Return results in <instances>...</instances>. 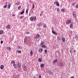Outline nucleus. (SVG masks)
<instances>
[{
    "label": "nucleus",
    "instance_id": "11",
    "mask_svg": "<svg viewBox=\"0 0 78 78\" xmlns=\"http://www.w3.org/2000/svg\"><path fill=\"white\" fill-rule=\"evenodd\" d=\"M56 4L57 6H59V3L58 1L56 2Z\"/></svg>",
    "mask_w": 78,
    "mask_h": 78
},
{
    "label": "nucleus",
    "instance_id": "42",
    "mask_svg": "<svg viewBox=\"0 0 78 78\" xmlns=\"http://www.w3.org/2000/svg\"><path fill=\"white\" fill-rule=\"evenodd\" d=\"M30 32H27V33H26V34H30Z\"/></svg>",
    "mask_w": 78,
    "mask_h": 78
},
{
    "label": "nucleus",
    "instance_id": "21",
    "mask_svg": "<svg viewBox=\"0 0 78 78\" xmlns=\"http://www.w3.org/2000/svg\"><path fill=\"white\" fill-rule=\"evenodd\" d=\"M34 19V17H31L30 18V20L31 21H33V20Z\"/></svg>",
    "mask_w": 78,
    "mask_h": 78
},
{
    "label": "nucleus",
    "instance_id": "9",
    "mask_svg": "<svg viewBox=\"0 0 78 78\" xmlns=\"http://www.w3.org/2000/svg\"><path fill=\"white\" fill-rule=\"evenodd\" d=\"M57 39L58 41H61V38L60 37V36H58Z\"/></svg>",
    "mask_w": 78,
    "mask_h": 78
},
{
    "label": "nucleus",
    "instance_id": "16",
    "mask_svg": "<svg viewBox=\"0 0 78 78\" xmlns=\"http://www.w3.org/2000/svg\"><path fill=\"white\" fill-rule=\"evenodd\" d=\"M52 33L54 34H55V35H56L57 34V33L56 32L54 31H52Z\"/></svg>",
    "mask_w": 78,
    "mask_h": 78
},
{
    "label": "nucleus",
    "instance_id": "1",
    "mask_svg": "<svg viewBox=\"0 0 78 78\" xmlns=\"http://www.w3.org/2000/svg\"><path fill=\"white\" fill-rule=\"evenodd\" d=\"M23 69L24 71H26L27 70V67L26 66L25 64H23Z\"/></svg>",
    "mask_w": 78,
    "mask_h": 78
},
{
    "label": "nucleus",
    "instance_id": "30",
    "mask_svg": "<svg viewBox=\"0 0 78 78\" xmlns=\"http://www.w3.org/2000/svg\"><path fill=\"white\" fill-rule=\"evenodd\" d=\"M7 4H6L5 5L3 6V8H6L7 7Z\"/></svg>",
    "mask_w": 78,
    "mask_h": 78
},
{
    "label": "nucleus",
    "instance_id": "19",
    "mask_svg": "<svg viewBox=\"0 0 78 78\" xmlns=\"http://www.w3.org/2000/svg\"><path fill=\"white\" fill-rule=\"evenodd\" d=\"M3 34V30L0 31V34Z\"/></svg>",
    "mask_w": 78,
    "mask_h": 78
},
{
    "label": "nucleus",
    "instance_id": "4",
    "mask_svg": "<svg viewBox=\"0 0 78 78\" xmlns=\"http://www.w3.org/2000/svg\"><path fill=\"white\" fill-rule=\"evenodd\" d=\"M40 37V35L39 34H37L36 36V37H35L36 39H37Z\"/></svg>",
    "mask_w": 78,
    "mask_h": 78
},
{
    "label": "nucleus",
    "instance_id": "28",
    "mask_svg": "<svg viewBox=\"0 0 78 78\" xmlns=\"http://www.w3.org/2000/svg\"><path fill=\"white\" fill-rule=\"evenodd\" d=\"M10 7H11V4H9L8 5V8H10Z\"/></svg>",
    "mask_w": 78,
    "mask_h": 78
},
{
    "label": "nucleus",
    "instance_id": "59",
    "mask_svg": "<svg viewBox=\"0 0 78 78\" xmlns=\"http://www.w3.org/2000/svg\"><path fill=\"white\" fill-rule=\"evenodd\" d=\"M33 78H36L35 77H34Z\"/></svg>",
    "mask_w": 78,
    "mask_h": 78
},
{
    "label": "nucleus",
    "instance_id": "46",
    "mask_svg": "<svg viewBox=\"0 0 78 78\" xmlns=\"http://www.w3.org/2000/svg\"><path fill=\"white\" fill-rule=\"evenodd\" d=\"M76 8H78V5H77L76 6Z\"/></svg>",
    "mask_w": 78,
    "mask_h": 78
},
{
    "label": "nucleus",
    "instance_id": "26",
    "mask_svg": "<svg viewBox=\"0 0 78 78\" xmlns=\"http://www.w3.org/2000/svg\"><path fill=\"white\" fill-rule=\"evenodd\" d=\"M43 27L44 28H46V27H47V25L45 24H44Z\"/></svg>",
    "mask_w": 78,
    "mask_h": 78
},
{
    "label": "nucleus",
    "instance_id": "36",
    "mask_svg": "<svg viewBox=\"0 0 78 78\" xmlns=\"http://www.w3.org/2000/svg\"><path fill=\"white\" fill-rule=\"evenodd\" d=\"M24 42L25 43L27 42V38H26L24 39Z\"/></svg>",
    "mask_w": 78,
    "mask_h": 78
},
{
    "label": "nucleus",
    "instance_id": "38",
    "mask_svg": "<svg viewBox=\"0 0 78 78\" xmlns=\"http://www.w3.org/2000/svg\"><path fill=\"white\" fill-rule=\"evenodd\" d=\"M34 21H35V20H36V17L35 16L34 18Z\"/></svg>",
    "mask_w": 78,
    "mask_h": 78
},
{
    "label": "nucleus",
    "instance_id": "20",
    "mask_svg": "<svg viewBox=\"0 0 78 78\" xmlns=\"http://www.w3.org/2000/svg\"><path fill=\"white\" fill-rule=\"evenodd\" d=\"M33 51H31L30 52V55L31 56H33Z\"/></svg>",
    "mask_w": 78,
    "mask_h": 78
},
{
    "label": "nucleus",
    "instance_id": "57",
    "mask_svg": "<svg viewBox=\"0 0 78 78\" xmlns=\"http://www.w3.org/2000/svg\"><path fill=\"white\" fill-rule=\"evenodd\" d=\"M54 3H55V4H56V2H55Z\"/></svg>",
    "mask_w": 78,
    "mask_h": 78
},
{
    "label": "nucleus",
    "instance_id": "37",
    "mask_svg": "<svg viewBox=\"0 0 78 78\" xmlns=\"http://www.w3.org/2000/svg\"><path fill=\"white\" fill-rule=\"evenodd\" d=\"M37 26H41V23H38L37 24Z\"/></svg>",
    "mask_w": 78,
    "mask_h": 78
},
{
    "label": "nucleus",
    "instance_id": "2",
    "mask_svg": "<svg viewBox=\"0 0 78 78\" xmlns=\"http://www.w3.org/2000/svg\"><path fill=\"white\" fill-rule=\"evenodd\" d=\"M16 66L19 69H20L21 67V64L19 62H18V63L16 64Z\"/></svg>",
    "mask_w": 78,
    "mask_h": 78
},
{
    "label": "nucleus",
    "instance_id": "39",
    "mask_svg": "<svg viewBox=\"0 0 78 78\" xmlns=\"http://www.w3.org/2000/svg\"><path fill=\"white\" fill-rule=\"evenodd\" d=\"M28 9H27L26 10V13H27V14H28Z\"/></svg>",
    "mask_w": 78,
    "mask_h": 78
},
{
    "label": "nucleus",
    "instance_id": "27",
    "mask_svg": "<svg viewBox=\"0 0 78 78\" xmlns=\"http://www.w3.org/2000/svg\"><path fill=\"white\" fill-rule=\"evenodd\" d=\"M38 61H39V62H41L42 59H41V58H39L38 59Z\"/></svg>",
    "mask_w": 78,
    "mask_h": 78
},
{
    "label": "nucleus",
    "instance_id": "24",
    "mask_svg": "<svg viewBox=\"0 0 78 78\" xmlns=\"http://www.w3.org/2000/svg\"><path fill=\"white\" fill-rule=\"evenodd\" d=\"M16 5H17V6H18V5H20V3H19V2H17L16 3Z\"/></svg>",
    "mask_w": 78,
    "mask_h": 78
},
{
    "label": "nucleus",
    "instance_id": "14",
    "mask_svg": "<svg viewBox=\"0 0 78 78\" xmlns=\"http://www.w3.org/2000/svg\"><path fill=\"white\" fill-rule=\"evenodd\" d=\"M73 16L74 17H76V14L74 12L73 13Z\"/></svg>",
    "mask_w": 78,
    "mask_h": 78
},
{
    "label": "nucleus",
    "instance_id": "15",
    "mask_svg": "<svg viewBox=\"0 0 78 78\" xmlns=\"http://www.w3.org/2000/svg\"><path fill=\"white\" fill-rule=\"evenodd\" d=\"M7 50H9V51H11V48H10V47H8L7 48Z\"/></svg>",
    "mask_w": 78,
    "mask_h": 78
},
{
    "label": "nucleus",
    "instance_id": "17",
    "mask_svg": "<svg viewBox=\"0 0 78 78\" xmlns=\"http://www.w3.org/2000/svg\"><path fill=\"white\" fill-rule=\"evenodd\" d=\"M75 38H76V39L78 41V36L76 35H75Z\"/></svg>",
    "mask_w": 78,
    "mask_h": 78
},
{
    "label": "nucleus",
    "instance_id": "23",
    "mask_svg": "<svg viewBox=\"0 0 78 78\" xmlns=\"http://www.w3.org/2000/svg\"><path fill=\"white\" fill-rule=\"evenodd\" d=\"M44 64H42L41 65V68H43V67H44Z\"/></svg>",
    "mask_w": 78,
    "mask_h": 78
},
{
    "label": "nucleus",
    "instance_id": "56",
    "mask_svg": "<svg viewBox=\"0 0 78 78\" xmlns=\"http://www.w3.org/2000/svg\"><path fill=\"white\" fill-rule=\"evenodd\" d=\"M5 3H6V4H7V3H8V2H5Z\"/></svg>",
    "mask_w": 78,
    "mask_h": 78
},
{
    "label": "nucleus",
    "instance_id": "25",
    "mask_svg": "<svg viewBox=\"0 0 78 78\" xmlns=\"http://www.w3.org/2000/svg\"><path fill=\"white\" fill-rule=\"evenodd\" d=\"M25 12V11H22L21 12H20V14L21 15H22Z\"/></svg>",
    "mask_w": 78,
    "mask_h": 78
},
{
    "label": "nucleus",
    "instance_id": "47",
    "mask_svg": "<svg viewBox=\"0 0 78 78\" xmlns=\"http://www.w3.org/2000/svg\"><path fill=\"white\" fill-rule=\"evenodd\" d=\"M51 29H52V31H53V30H54V29L53 28V27H52L51 28Z\"/></svg>",
    "mask_w": 78,
    "mask_h": 78
},
{
    "label": "nucleus",
    "instance_id": "55",
    "mask_svg": "<svg viewBox=\"0 0 78 78\" xmlns=\"http://www.w3.org/2000/svg\"><path fill=\"white\" fill-rule=\"evenodd\" d=\"M42 16V14H41L40 15V16Z\"/></svg>",
    "mask_w": 78,
    "mask_h": 78
},
{
    "label": "nucleus",
    "instance_id": "31",
    "mask_svg": "<svg viewBox=\"0 0 78 78\" xmlns=\"http://www.w3.org/2000/svg\"><path fill=\"white\" fill-rule=\"evenodd\" d=\"M20 8H21V5H20L18 7V9L19 10H20Z\"/></svg>",
    "mask_w": 78,
    "mask_h": 78
},
{
    "label": "nucleus",
    "instance_id": "40",
    "mask_svg": "<svg viewBox=\"0 0 78 78\" xmlns=\"http://www.w3.org/2000/svg\"><path fill=\"white\" fill-rule=\"evenodd\" d=\"M17 52H18L19 53H21V51H17Z\"/></svg>",
    "mask_w": 78,
    "mask_h": 78
},
{
    "label": "nucleus",
    "instance_id": "18",
    "mask_svg": "<svg viewBox=\"0 0 78 78\" xmlns=\"http://www.w3.org/2000/svg\"><path fill=\"white\" fill-rule=\"evenodd\" d=\"M11 63L12 64H15V62L14 61L12 60L11 62Z\"/></svg>",
    "mask_w": 78,
    "mask_h": 78
},
{
    "label": "nucleus",
    "instance_id": "52",
    "mask_svg": "<svg viewBox=\"0 0 78 78\" xmlns=\"http://www.w3.org/2000/svg\"><path fill=\"white\" fill-rule=\"evenodd\" d=\"M15 16V14H13L12 15V16Z\"/></svg>",
    "mask_w": 78,
    "mask_h": 78
},
{
    "label": "nucleus",
    "instance_id": "43",
    "mask_svg": "<svg viewBox=\"0 0 78 78\" xmlns=\"http://www.w3.org/2000/svg\"><path fill=\"white\" fill-rule=\"evenodd\" d=\"M24 17V16H21V17L20 18H21V19H23Z\"/></svg>",
    "mask_w": 78,
    "mask_h": 78
},
{
    "label": "nucleus",
    "instance_id": "41",
    "mask_svg": "<svg viewBox=\"0 0 78 78\" xmlns=\"http://www.w3.org/2000/svg\"><path fill=\"white\" fill-rule=\"evenodd\" d=\"M57 11H58V12H59V9H57Z\"/></svg>",
    "mask_w": 78,
    "mask_h": 78
},
{
    "label": "nucleus",
    "instance_id": "22",
    "mask_svg": "<svg viewBox=\"0 0 78 78\" xmlns=\"http://www.w3.org/2000/svg\"><path fill=\"white\" fill-rule=\"evenodd\" d=\"M4 67V66H3V65H1L0 68L1 69H3Z\"/></svg>",
    "mask_w": 78,
    "mask_h": 78
},
{
    "label": "nucleus",
    "instance_id": "12",
    "mask_svg": "<svg viewBox=\"0 0 78 78\" xmlns=\"http://www.w3.org/2000/svg\"><path fill=\"white\" fill-rule=\"evenodd\" d=\"M57 61H58V59H55V61H54L53 62V64H55V63H56V62H57Z\"/></svg>",
    "mask_w": 78,
    "mask_h": 78
},
{
    "label": "nucleus",
    "instance_id": "5",
    "mask_svg": "<svg viewBox=\"0 0 78 78\" xmlns=\"http://www.w3.org/2000/svg\"><path fill=\"white\" fill-rule=\"evenodd\" d=\"M71 23V21H69V20H67L66 22V24L67 25H69V23Z\"/></svg>",
    "mask_w": 78,
    "mask_h": 78
},
{
    "label": "nucleus",
    "instance_id": "6",
    "mask_svg": "<svg viewBox=\"0 0 78 78\" xmlns=\"http://www.w3.org/2000/svg\"><path fill=\"white\" fill-rule=\"evenodd\" d=\"M47 72L49 74L51 75H53V73L52 72H51L50 71H47Z\"/></svg>",
    "mask_w": 78,
    "mask_h": 78
},
{
    "label": "nucleus",
    "instance_id": "7",
    "mask_svg": "<svg viewBox=\"0 0 78 78\" xmlns=\"http://www.w3.org/2000/svg\"><path fill=\"white\" fill-rule=\"evenodd\" d=\"M62 40L63 42H66V39L64 37H62Z\"/></svg>",
    "mask_w": 78,
    "mask_h": 78
},
{
    "label": "nucleus",
    "instance_id": "45",
    "mask_svg": "<svg viewBox=\"0 0 78 78\" xmlns=\"http://www.w3.org/2000/svg\"><path fill=\"white\" fill-rule=\"evenodd\" d=\"M61 11H62V12H64V9H62L61 10Z\"/></svg>",
    "mask_w": 78,
    "mask_h": 78
},
{
    "label": "nucleus",
    "instance_id": "53",
    "mask_svg": "<svg viewBox=\"0 0 78 78\" xmlns=\"http://www.w3.org/2000/svg\"><path fill=\"white\" fill-rule=\"evenodd\" d=\"M18 48L19 49V48H20V46H18Z\"/></svg>",
    "mask_w": 78,
    "mask_h": 78
},
{
    "label": "nucleus",
    "instance_id": "50",
    "mask_svg": "<svg viewBox=\"0 0 78 78\" xmlns=\"http://www.w3.org/2000/svg\"><path fill=\"white\" fill-rule=\"evenodd\" d=\"M3 41H1V44H3Z\"/></svg>",
    "mask_w": 78,
    "mask_h": 78
},
{
    "label": "nucleus",
    "instance_id": "54",
    "mask_svg": "<svg viewBox=\"0 0 78 78\" xmlns=\"http://www.w3.org/2000/svg\"><path fill=\"white\" fill-rule=\"evenodd\" d=\"M73 51L74 53H75V49Z\"/></svg>",
    "mask_w": 78,
    "mask_h": 78
},
{
    "label": "nucleus",
    "instance_id": "8",
    "mask_svg": "<svg viewBox=\"0 0 78 78\" xmlns=\"http://www.w3.org/2000/svg\"><path fill=\"white\" fill-rule=\"evenodd\" d=\"M10 27H11V25H8L6 27V28L7 29H9Z\"/></svg>",
    "mask_w": 78,
    "mask_h": 78
},
{
    "label": "nucleus",
    "instance_id": "13",
    "mask_svg": "<svg viewBox=\"0 0 78 78\" xmlns=\"http://www.w3.org/2000/svg\"><path fill=\"white\" fill-rule=\"evenodd\" d=\"M13 66L14 68H15V69H16V68H17V65H16V64L15 63L13 64Z\"/></svg>",
    "mask_w": 78,
    "mask_h": 78
},
{
    "label": "nucleus",
    "instance_id": "32",
    "mask_svg": "<svg viewBox=\"0 0 78 78\" xmlns=\"http://www.w3.org/2000/svg\"><path fill=\"white\" fill-rule=\"evenodd\" d=\"M44 52L46 54H47V50L46 49H45L44 50Z\"/></svg>",
    "mask_w": 78,
    "mask_h": 78
},
{
    "label": "nucleus",
    "instance_id": "29",
    "mask_svg": "<svg viewBox=\"0 0 78 78\" xmlns=\"http://www.w3.org/2000/svg\"><path fill=\"white\" fill-rule=\"evenodd\" d=\"M41 47L42 48H45V45H43L41 46Z\"/></svg>",
    "mask_w": 78,
    "mask_h": 78
},
{
    "label": "nucleus",
    "instance_id": "10",
    "mask_svg": "<svg viewBox=\"0 0 78 78\" xmlns=\"http://www.w3.org/2000/svg\"><path fill=\"white\" fill-rule=\"evenodd\" d=\"M43 51V49L41 48L40 49H39L38 50V52L40 53H41V51Z\"/></svg>",
    "mask_w": 78,
    "mask_h": 78
},
{
    "label": "nucleus",
    "instance_id": "58",
    "mask_svg": "<svg viewBox=\"0 0 78 78\" xmlns=\"http://www.w3.org/2000/svg\"><path fill=\"white\" fill-rule=\"evenodd\" d=\"M25 10V9H23V11H24Z\"/></svg>",
    "mask_w": 78,
    "mask_h": 78
},
{
    "label": "nucleus",
    "instance_id": "48",
    "mask_svg": "<svg viewBox=\"0 0 78 78\" xmlns=\"http://www.w3.org/2000/svg\"><path fill=\"white\" fill-rule=\"evenodd\" d=\"M70 53L71 54H72V50H70Z\"/></svg>",
    "mask_w": 78,
    "mask_h": 78
},
{
    "label": "nucleus",
    "instance_id": "3",
    "mask_svg": "<svg viewBox=\"0 0 78 78\" xmlns=\"http://www.w3.org/2000/svg\"><path fill=\"white\" fill-rule=\"evenodd\" d=\"M64 66V64H63V63L62 62H60L58 63V66L60 67H62Z\"/></svg>",
    "mask_w": 78,
    "mask_h": 78
},
{
    "label": "nucleus",
    "instance_id": "49",
    "mask_svg": "<svg viewBox=\"0 0 78 78\" xmlns=\"http://www.w3.org/2000/svg\"><path fill=\"white\" fill-rule=\"evenodd\" d=\"M75 3H73L72 4L73 6H74V5H75Z\"/></svg>",
    "mask_w": 78,
    "mask_h": 78
},
{
    "label": "nucleus",
    "instance_id": "35",
    "mask_svg": "<svg viewBox=\"0 0 78 78\" xmlns=\"http://www.w3.org/2000/svg\"><path fill=\"white\" fill-rule=\"evenodd\" d=\"M32 6L33 7L32 8V9H33V8H34V4H33V5H32Z\"/></svg>",
    "mask_w": 78,
    "mask_h": 78
},
{
    "label": "nucleus",
    "instance_id": "51",
    "mask_svg": "<svg viewBox=\"0 0 78 78\" xmlns=\"http://www.w3.org/2000/svg\"><path fill=\"white\" fill-rule=\"evenodd\" d=\"M70 78H75V77L73 76H72L70 77Z\"/></svg>",
    "mask_w": 78,
    "mask_h": 78
},
{
    "label": "nucleus",
    "instance_id": "34",
    "mask_svg": "<svg viewBox=\"0 0 78 78\" xmlns=\"http://www.w3.org/2000/svg\"><path fill=\"white\" fill-rule=\"evenodd\" d=\"M72 26H73V24H70V27L72 28Z\"/></svg>",
    "mask_w": 78,
    "mask_h": 78
},
{
    "label": "nucleus",
    "instance_id": "44",
    "mask_svg": "<svg viewBox=\"0 0 78 78\" xmlns=\"http://www.w3.org/2000/svg\"><path fill=\"white\" fill-rule=\"evenodd\" d=\"M41 78V74H40L39 76V78Z\"/></svg>",
    "mask_w": 78,
    "mask_h": 78
},
{
    "label": "nucleus",
    "instance_id": "33",
    "mask_svg": "<svg viewBox=\"0 0 78 78\" xmlns=\"http://www.w3.org/2000/svg\"><path fill=\"white\" fill-rule=\"evenodd\" d=\"M44 42L43 41H42L41 44V45H42L43 44H44Z\"/></svg>",
    "mask_w": 78,
    "mask_h": 78
}]
</instances>
